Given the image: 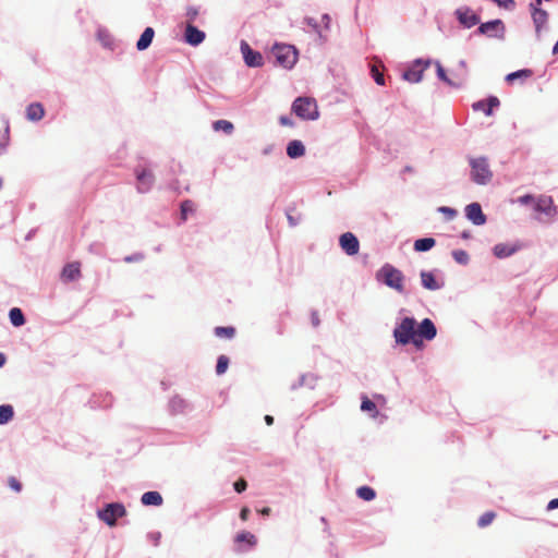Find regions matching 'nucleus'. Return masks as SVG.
<instances>
[{
	"label": "nucleus",
	"instance_id": "nucleus-1",
	"mask_svg": "<svg viewBox=\"0 0 558 558\" xmlns=\"http://www.w3.org/2000/svg\"><path fill=\"white\" fill-rule=\"evenodd\" d=\"M376 280L395 290L399 294H407L405 276L400 269L391 264L387 263L377 270Z\"/></svg>",
	"mask_w": 558,
	"mask_h": 558
},
{
	"label": "nucleus",
	"instance_id": "nucleus-2",
	"mask_svg": "<svg viewBox=\"0 0 558 558\" xmlns=\"http://www.w3.org/2000/svg\"><path fill=\"white\" fill-rule=\"evenodd\" d=\"M392 335L397 344L407 345L412 343L416 347V320L409 316L400 317L396 323Z\"/></svg>",
	"mask_w": 558,
	"mask_h": 558
},
{
	"label": "nucleus",
	"instance_id": "nucleus-3",
	"mask_svg": "<svg viewBox=\"0 0 558 558\" xmlns=\"http://www.w3.org/2000/svg\"><path fill=\"white\" fill-rule=\"evenodd\" d=\"M469 163L471 167V179L480 185H486L493 178V172L489 169L487 159L484 157L470 158Z\"/></svg>",
	"mask_w": 558,
	"mask_h": 558
},
{
	"label": "nucleus",
	"instance_id": "nucleus-4",
	"mask_svg": "<svg viewBox=\"0 0 558 558\" xmlns=\"http://www.w3.org/2000/svg\"><path fill=\"white\" fill-rule=\"evenodd\" d=\"M271 54L275 58L276 64L284 68L292 69L298 61V51L291 45H275Z\"/></svg>",
	"mask_w": 558,
	"mask_h": 558
},
{
	"label": "nucleus",
	"instance_id": "nucleus-5",
	"mask_svg": "<svg viewBox=\"0 0 558 558\" xmlns=\"http://www.w3.org/2000/svg\"><path fill=\"white\" fill-rule=\"evenodd\" d=\"M292 111L303 120H316L319 117L315 99L308 97L296 98L292 104Z\"/></svg>",
	"mask_w": 558,
	"mask_h": 558
},
{
	"label": "nucleus",
	"instance_id": "nucleus-6",
	"mask_svg": "<svg viewBox=\"0 0 558 558\" xmlns=\"http://www.w3.org/2000/svg\"><path fill=\"white\" fill-rule=\"evenodd\" d=\"M477 33L502 41L506 38V25L501 20L496 19L482 23L477 28Z\"/></svg>",
	"mask_w": 558,
	"mask_h": 558
},
{
	"label": "nucleus",
	"instance_id": "nucleus-7",
	"mask_svg": "<svg viewBox=\"0 0 558 558\" xmlns=\"http://www.w3.org/2000/svg\"><path fill=\"white\" fill-rule=\"evenodd\" d=\"M432 64L430 59H415L402 74L403 80L410 83H420L423 80L424 70Z\"/></svg>",
	"mask_w": 558,
	"mask_h": 558
},
{
	"label": "nucleus",
	"instance_id": "nucleus-8",
	"mask_svg": "<svg viewBox=\"0 0 558 558\" xmlns=\"http://www.w3.org/2000/svg\"><path fill=\"white\" fill-rule=\"evenodd\" d=\"M126 511L122 504H108L105 509L98 511V518L109 526L116 525L118 518L125 515Z\"/></svg>",
	"mask_w": 558,
	"mask_h": 558
},
{
	"label": "nucleus",
	"instance_id": "nucleus-9",
	"mask_svg": "<svg viewBox=\"0 0 558 558\" xmlns=\"http://www.w3.org/2000/svg\"><path fill=\"white\" fill-rule=\"evenodd\" d=\"M416 335H417V345L416 348H421L423 344V340L430 341L437 335V329L434 323L429 318H424L420 325L416 324Z\"/></svg>",
	"mask_w": 558,
	"mask_h": 558
},
{
	"label": "nucleus",
	"instance_id": "nucleus-10",
	"mask_svg": "<svg viewBox=\"0 0 558 558\" xmlns=\"http://www.w3.org/2000/svg\"><path fill=\"white\" fill-rule=\"evenodd\" d=\"M240 48L247 66L258 68L263 65V56L258 51H254L246 41L242 40Z\"/></svg>",
	"mask_w": 558,
	"mask_h": 558
},
{
	"label": "nucleus",
	"instance_id": "nucleus-11",
	"mask_svg": "<svg viewBox=\"0 0 558 558\" xmlns=\"http://www.w3.org/2000/svg\"><path fill=\"white\" fill-rule=\"evenodd\" d=\"M456 17L466 28H471L480 23V17L470 8L461 7L454 12Z\"/></svg>",
	"mask_w": 558,
	"mask_h": 558
},
{
	"label": "nucleus",
	"instance_id": "nucleus-12",
	"mask_svg": "<svg viewBox=\"0 0 558 558\" xmlns=\"http://www.w3.org/2000/svg\"><path fill=\"white\" fill-rule=\"evenodd\" d=\"M421 283L424 289L429 291L440 290L445 282L441 278H438L434 271L422 270L420 272Z\"/></svg>",
	"mask_w": 558,
	"mask_h": 558
},
{
	"label": "nucleus",
	"instance_id": "nucleus-13",
	"mask_svg": "<svg viewBox=\"0 0 558 558\" xmlns=\"http://www.w3.org/2000/svg\"><path fill=\"white\" fill-rule=\"evenodd\" d=\"M339 243H340L341 248L348 255L352 256V255H355L359 253L360 243H359L357 238L353 233H351V232L343 233L339 239Z\"/></svg>",
	"mask_w": 558,
	"mask_h": 558
},
{
	"label": "nucleus",
	"instance_id": "nucleus-14",
	"mask_svg": "<svg viewBox=\"0 0 558 558\" xmlns=\"http://www.w3.org/2000/svg\"><path fill=\"white\" fill-rule=\"evenodd\" d=\"M465 216L475 226H482L486 222V217L478 203H471L465 207Z\"/></svg>",
	"mask_w": 558,
	"mask_h": 558
},
{
	"label": "nucleus",
	"instance_id": "nucleus-15",
	"mask_svg": "<svg viewBox=\"0 0 558 558\" xmlns=\"http://www.w3.org/2000/svg\"><path fill=\"white\" fill-rule=\"evenodd\" d=\"M531 11L535 32L537 37H539L542 28L547 24L548 13L539 7L534 5V3H531Z\"/></svg>",
	"mask_w": 558,
	"mask_h": 558
},
{
	"label": "nucleus",
	"instance_id": "nucleus-16",
	"mask_svg": "<svg viewBox=\"0 0 558 558\" xmlns=\"http://www.w3.org/2000/svg\"><path fill=\"white\" fill-rule=\"evenodd\" d=\"M185 41L191 46H198L205 40V33L187 23L184 33Z\"/></svg>",
	"mask_w": 558,
	"mask_h": 558
},
{
	"label": "nucleus",
	"instance_id": "nucleus-17",
	"mask_svg": "<svg viewBox=\"0 0 558 558\" xmlns=\"http://www.w3.org/2000/svg\"><path fill=\"white\" fill-rule=\"evenodd\" d=\"M499 99L495 96L489 97L487 100H480L473 104L475 111H483L486 116H490L493 109L499 106Z\"/></svg>",
	"mask_w": 558,
	"mask_h": 558
},
{
	"label": "nucleus",
	"instance_id": "nucleus-18",
	"mask_svg": "<svg viewBox=\"0 0 558 558\" xmlns=\"http://www.w3.org/2000/svg\"><path fill=\"white\" fill-rule=\"evenodd\" d=\"M154 183V175L148 170L137 172V190L141 193H146L150 190Z\"/></svg>",
	"mask_w": 558,
	"mask_h": 558
},
{
	"label": "nucleus",
	"instance_id": "nucleus-19",
	"mask_svg": "<svg viewBox=\"0 0 558 558\" xmlns=\"http://www.w3.org/2000/svg\"><path fill=\"white\" fill-rule=\"evenodd\" d=\"M535 209L548 217H554L556 215V207L553 203V199L547 196H542L537 199Z\"/></svg>",
	"mask_w": 558,
	"mask_h": 558
},
{
	"label": "nucleus",
	"instance_id": "nucleus-20",
	"mask_svg": "<svg viewBox=\"0 0 558 558\" xmlns=\"http://www.w3.org/2000/svg\"><path fill=\"white\" fill-rule=\"evenodd\" d=\"M81 276L78 263H70L63 267L61 278L63 281H74Z\"/></svg>",
	"mask_w": 558,
	"mask_h": 558
},
{
	"label": "nucleus",
	"instance_id": "nucleus-21",
	"mask_svg": "<svg viewBox=\"0 0 558 558\" xmlns=\"http://www.w3.org/2000/svg\"><path fill=\"white\" fill-rule=\"evenodd\" d=\"M305 154V147L301 141H291L287 146V155L290 158H300Z\"/></svg>",
	"mask_w": 558,
	"mask_h": 558
},
{
	"label": "nucleus",
	"instance_id": "nucleus-22",
	"mask_svg": "<svg viewBox=\"0 0 558 558\" xmlns=\"http://www.w3.org/2000/svg\"><path fill=\"white\" fill-rule=\"evenodd\" d=\"M154 35L155 32L151 27L145 28V31L143 32V34L141 35L140 39L136 43V48L140 51L147 49L153 41Z\"/></svg>",
	"mask_w": 558,
	"mask_h": 558
},
{
	"label": "nucleus",
	"instance_id": "nucleus-23",
	"mask_svg": "<svg viewBox=\"0 0 558 558\" xmlns=\"http://www.w3.org/2000/svg\"><path fill=\"white\" fill-rule=\"evenodd\" d=\"M141 501L144 506H161L162 496L155 490L146 492L142 495Z\"/></svg>",
	"mask_w": 558,
	"mask_h": 558
},
{
	"label": "nucleus",
	"instance_id": "nucleus-24",
	"mask_svg": "<svg viewBox=\"0 0 558 558\" xmlns=\"http://www.w3.org/2000/svg\"><path fill=\"white\" fill-rule=\"evenodd\" d=\"M493 251L496 257L506 258L511 256L517 250L512 245L499 243L494 246Z\"/></svg>",
	"mask_w": 558,
	"mask_h": 558
},
{
	"label": "nucleus",
	"instance_id": "nucleus-25",
	"mask_svg": "<svg viewBox=\"0 0 558 558\" xmlns=\"http://www.w3.org/2000/svg\"><path fill=\"white\" fill-rule=\"evenodd\" d=\"M435 66H436V72H437V77L445 82L446 84H448L449 86H452V87H460L462 85V83H457L454 81H452L446 73L445 69L442 68L441 63L439 61H435L434 62Z\"/></svg>",
	"mask_w": 558,
	"mask_h": 558
},
{
	"label": "nucleus",
	"instance_id": "nucleus-26",
	"mask_svg": "<svg viewBox=\"0 0 558 558\" xmlns=\"http://www.w3.org/2000/svg\"><path fill=\"white\" fill-rule=\"evenodd\" d=\"M436 244L435 239L433 238H423L418 239L414 242L413 248L416 252H427L433 248Z\"/></svg>",
	"mask_w": 558,
	"mask_h": 558
},
{
	"label": "nucleus",
	"instance_id": "nucleus-27",
	"mask_svg": "<svg viewBox=\"0 0 558 558\" xmlns=\"http://www.w3.org/2000/svg\"><path fill=\"white\" fill-rule=\"evenodd\" d=\"M27 118L32 121H38L44 117V108L40 104H32L27 107Z\"/></svg>",
	"mask_w": 558,
	"mask_h": 558
},
{
	"label": "nucleus",
	"instance_id": "nucleus-28",
	"mask_svg": "<svg viewBox=\"0 0 558 558\" xmlns=\"http://www.w3.org/2000/svg\"><path fill=\"white\" fill-rule=\"evenodd\" d=\"M14 415L13 407L10 404L0 405V425L9 423Z\"/></svg>",
	"mask_w": 558,
	"mask_h": 558
},
{
	"label": "nucleus",
	"instance_id": "nucleus-29",
	"mask_svg": "<svg viewBox=\"0 0 558 558\" xmlns=\"http://www.w3.org/2000/svg\"><path fill=\"white\" fill-rule=\"evenodd\" d=\"M532 75V71L529 69L519 70L512 73H509L506 76V81L512 84L517 80H526Z\"/></svg>",
	"mask_w": 558,
	"mask_h": 558
},
{
	"label": "nucleus",
	"instance_id": "nucleus-30",
	"mask_svg": "<svg viewBox=\"0 0 558 558\" xmlns=\"http://www.w3.org/2000/svg\"><path fill=\"white\" fill-rule=\"evenodd\" d=\"M10 322L13 326L19 327L25 323L24 315L22 311L17 307H13L9 313Z\"/></svg>",
	"mask_w": 558,
	"mask_h": 558
},
{
	"label": "nucleus",
	"instance_id": "nucleus-31",
	"mask_svg": "<svg viewBox=\"0 0 558 558\" xmlns=\"http://www.w3.org/2000/svg\"><path fill=\"white\" fill-rule=\"evenodd\" d=\"M315 380H316V378H315L314 375H312V374H304V375H302L299 378L298 384H293L291 386V389H296V388L302 387V386H308V387L313 388L314 385H315Z\"/></svg>",
	"mask_w": 558,
	"mask_h": 558
},
{
	"label": "nucleus",
	"instance_id": "nucleus-32",
	"mask_svg": "<svg viewBox=\"0 0 558 558\" xmlns=\"http://www.w3.org/2000/svg\"><path fill=\"white\" fill-rule=\"evenodd\" d=\"M235 542L236 543L245 542L246 544H248L250 547H254L257 543V539L254 534H252L251 532L244 531V532L239 533L235 536Z\"/></svg>",
	"mask_w": 558,
	"mask_h": 558
},
{
	"label": "nucleus",
	"instance_id": "nucleus-33",
	"mask_svg": "<svg viewBox=\"0 0 558 558\" xmlns=\"http://www.w3.org/2000/svg\"><path fill=\"white\" fill-rule=\"evenodd\" d=\"M213 128L215 131H222L226 134H231L234 126L230 121L227 120H217L213 123Z\"/></svg>",
	"mask_w": 558,
	"mask_h": 558
},
{
	"label": "nucleus",
	"instance_id": "nucleus-34",
	"mask_svg": "<svg viewBox=\"0 0 558 558\" xmlns=\"http://www.w3.org/2000/svg\"><path fill=\"white\" fill-rule=\"evenodd\" d=\"M357 496L366 501H371L375 498V490L368 486H361L356 490Z\"/></svg>",
	"mask_w": 558,
	"mask_h": 558
},
{
	"label": "nucleus",
	"instance_id": "nucleus-35",
	"mask_svg": "<svg viewBox=\"0 0 558 558\" xmlns=\"http://www.w3.org/2000/svg\"><path fill=\"white\" fill-rule=\"evenodd\" d=\"M453 259L461 265L469 263V254L463 250H456L452 252Z\"/></svg>",
	"mask_w": 558,
	"mask_h": 558
},
{
	"label": "nucleus",
	"instance_id": "nucleus-36",
	"mask_svg": "<svg viewBox=\"0 0 558 558\" xmlns=\"http://www.w3.org/2000/svg\"><path fill=\"white\" fill-rule=\"evenodd\" d=\"M228 365L229 359L226 355H220L217 361L216 373L218 375H222L223 373H226Z\"/></svg>",
	"mask_w": 558,
	"mask_h": 558
},
{
	"label": "nucleus",
	"instance_id": "nucleus-37",
	"mask_svg": "<svg viewBox=\"0 0 558 558\" xmlns=\"http://www.w3.org/2000/svg\"><path fill=\"white\" fill-rule=\"evenodd\" d=\"M495 517H496V514L492 511L485 512L478 519V522H477L478 526L486 527L494 521Z\"/></svg>",
	"mask_w": 558,
	"mask_h": 558
},
{
	"label": "nucleus",
	"instance_id": "nucleus-38",
	"mask_svg": "<svg viewBox=\"0 0 558 558\" xmlns=\"http://www.w3.org/2000/svg\"><path fill=\"white\" fill-rule=\"evenodd\" d=\"M304 23L307 26H310L315 33H317L318 37L322 40H325V37H324V35L322 34V32L319 29V25H318L317 21L314 17H305L304 19Z\"/></svg>",
	"mask_w": 558,
	"mask_h": 558
},
{
	"label": "nucleus",
	"instance_id": "nucleus-39",
	"mask_svg": "<svg viewBox=\"0 0 558 558\" xmlns=\"http://www.w3.org/2000/svg\"><path fill=\"white\" fill-rule=\"evenodd\" d=\"M215 335L217 337L232 338L234 335V329L232 327H216Z\"/></svg>",
	"mask_w": 558,
	"mask_h": 558
},
{
	"label": "nucleus",
	"instance_id": "nucleus-40",
	"mask_svg": "<svg viewBox=\"0 0 558 558\" xmlns=\"http://www.w3.org/2000/svg\"><path fill=\"white\" fill-rule=\"evenodd\" d=\"M194 210V204L192 201H184L181 204V216L183 220H186L187 215Z\"/></svg>",
	"mask_w": 558,
	"mask_h": 558
},
{
	"label": "nucleus",
	"instance_id": "nucleus-41",
	"mask_svg": "<svg viewBox=\"0 0 558 558\" xmlns=\"http://www.w3.org/2000/svg\"><path fill=\"white\" fill-rule=\"evenodd\" d=\"M98 39L101 41V44L105 47L110 48L112 46V38H111L110 34H108L104 29H99L98 31Z\"/></svg>",
	"mask_w": 558,
	"mask_h": 558
},
{
	"label": "nucleus",
	"instance_id": "nucleus-42",
	"mask_svg": "<svg viewBox=\"0 0 558 558\" xmlns=\"http://www.w3.org/2000/svg\"><path fill=\"white\" fill-rule=\"evenodd\" d=\"M437 210L444 214L447 220H452L457 216V210L451 207L440 206Z\"/></svg>",
	"mask_w": 558,
	"mask_h": 558
},
{
	"label": "nucleus",
	"instance_id": "nucleus-43",
	"mask_svg": "<svg viewBox=\"0 0 558 558\" xmlns=\"http://www.w3.org/2000/svg\"><path fill=\"white\" fill-rule=\"evenodd\" d=\"M197 15H198V9L197 8H195V7L187 8V10H186L187 23L193 25V23L195 22Z\"/></svg>",
	"mask_w": 558,
	"mask_h": 558
},
{
	"label": "nucleus",
	"instance_id": "nucleus-44",
	"mask_svg": "<svg viewBox=\"0 0 558 558\" xmlns=\"http://www.w3.org/2000/svg\"><path fill=\"white\" fill-rule=\"evenodd\" d=\"M362 411H375L376 412V405L373 401H371L367 398H364L361 404Z\"/></svg>",
	"mask_w": 558,
	"mask_h": 558
},
{
	"label": "nucleus",
	"instance_id": "nucleus-45",
	"mask_svg": "<svg viewBox=\"0 0 558 558\" xmlns=\"http://www.w3.org/2000/svg\"><path fill=\"white\" fill-rule=\"evenodd\" d=\"M372 75H373V78L375 80V82L378 85H384L385 84V78H384L383 73H380L378 71V69H376L375 66L372 68Z\"/></svg>",
	"mask_w": 558,
	"mask_h": 558
},
{
	"label": "nucleus",
	"instance_id": "nucleus-46",
	"mask_svg": "<svg viewBox=\"0 0 558 558\" xmlns=\"http://www.w3.org/2000/svg\"><path fill=\"white\" fill-rule=\"evenodd\" d=\"M170 407L173 411H181L184 407V401L180 398H173L170 401Z\"/></svg>",
	"mask_w": 558,
	"mask_h": 558
},
{
	"label": "nucleus",
	"instance_id": "nucleus-47",
	"mask_svg": "<svg viewBox=\"0 0 558 558\" xmlns=\"http://www.w3.org/2000/svg\"><path fill=\"white\" fill-rule=\"evenodd\" d=\"M246 486H247L246 482L242 478L234 483V489L236 493L244 492L246 489Z\"/></svg>",
	"mask_w": 558,
	"mask_h": 558
},
{
	"label": "nucleus",
	"instance_id": "nucleus-48",
	"mask_svg": "<svg viewBox=\"0 0 558 558\" xmlns=\"http://www.w3.org/2000/svg\"><path fill=\"white\" fill-rule=\"evenodd\" d=\"M459 68L461 70V77L465 78L468 76V65L465 60L459 61Z\"/></svg>",
	"mask_w": 558,
	"mask_h": 558
},
{
	"label": "nucleus",
	"instance_id": "nucleus-49",
	"mask_svg": "<svg viewBox=\"0 0 558 558\" xmlns=\"http://www.w3.org/2000/svg\"><path fill=\"white\" fill-rule=\"evenodd\" d=\"M322 22L324 24V28L328 31L330 28V23H331V19L329 16V14H327V13L323 14Z\"/></svg>",
	"mask_w": 558,
	"mask_h": 558
},
{
	"label": "nucleus",
	"instance_id": "nucleus-50",
	"mask_svg": "<svg viewBox=\"0 0 558 558\" xmlns=\"http://www.w3.org/2000/svg\"><path fill=\"white\" fill-rule=\"evenodd\" d=\"M558 508V498L550 500L547 505V510L551 511Z\"/></svg>",
	"mask_w": 558,
	"mask_h": 558
},
{
	"label": "nucleus",
	"instance_id": "nucleus-51",
	"mask_svg": "<svg viewBox=\"0 0 558 558\" xmlns=\"http://www.w3.org/2000/svg\"><path fill=\"white\" fill-rule=\"evenodd\" d=\"M248 515H250V509L244 507L241 512H240V518L241 520L243 521H246L248 519Z\"/></svg>",
	"mask_w": 558,
	"mask_h": 558
},
{
	"label": "nucleus",
	"instance_id": "nucleus-52",
	"mask_svg": "<svg viewBox=\"0 0 558 558\" xmlns=\"http://www.w3.org/2000/svg\"><path fill=\"white\" fill-rule=\"evenodd\" d=\"M10 486L16 492L21 490V484L15 478H11Z\"/></svg>",
	"mask_w": 558,
	"mask_h": 558
},
{
	"label": "nucleus",
	"instance_id": "nucleus-53",
	"mask_svg": "<svg viewBox=\"0 0 558 558\" xmlns=\"http://www.w3.org/2000/svg\"><path fill=\"white\" fill-rule=\"evenodd\" d=\"M280 123H281L282 125H288V126H291V125H292V121H291V119H290V118H288V117H281V118H280Z\"/></svg>",
	"mask_w": 558,
	"mask_h": 558
},
{
	"label": "nucleus",
	"instance_id": "nucleus-54",
	"mask_svg": "<svg viewBox=\"0 0 558 558\" xmlns=\"http://www.w3.org/2000/svg\"><path fill=\"white\" fill-rule=\"evenodd\" d=\"M288 221L291 227H294L298 223V221L291 215H288Z\"/></svg>",
	"mask_w": 558,
	"mask_h": 558
},
{
	"label": "nucleus",
	"instance_id": "nucleus-55",
	"mask_svg": "<svg viewBox=\"0 0 558 558\" xmlns=\"http://www.w3.org/2000/svg\"><path fill=\"white\" fill-rule=\"evenodd\" d=\"M265 422H266L267 425H272L274 417L271 415H266L265 416Z\"/></svg>",
	"mask_w": 558,
	"mask_h": 558
},
{
	"label": "nucleus",
	"instance_id": "nucleus-56",
	"mask_svg": "<svg viewBox=\"0 0 558 558\" xmlns=\"http://www.w3.org/2000/svg\"><path fill=\"white\" fill-rule=\"evenodd\" d=\"M530 199H532V197L530 195H525L520 198V202L522 204H526L527 202H530Z\"/></svg>",
	"mask_w": 558,
	"mask_h": 558
},
{
	"label": "nucleus",
	"instance_id": "nucleus-57",
	"mask_svg": "<svg viewBox=\"0 0 558 558\" xmlns=\"http://www.w3.org/2000/svg\"><path fill=\"white\" fill-rule=\"evenodd\" d=\"M270 511H271L270 508L266 507V508H263L259 512L263 515H269Z\"/></svg>",
	"mask_w": 558,
	"mask_h": 558
},
{
	"label": "nucleus",
	"instance_id": "nucleus-58",
	"mask_svg": "<svg viewBox=\"0 0 558 558\" xmlns=\"http://www.w3.org/2000/svg\"><path fill=\"white\" fill-rule=\"evenodd\" d=\"M312 322L314 326H317L319 324V319L316 314H313Z\"/></svg>",
	"mask_w": 558,
	"mask_h": 558
},
{
	"label": "nucleus",
	"instance_id": "nucleus-59",
	"mask_svg": "<svg viewBox=\"0 0 558 558\" xmlns=\"http://www.w3.org/2000/svg\"><path fill=\"white\" fill-rule=\"evenodd\" d=\"M5 363V356L3 353H0V367H2Z\"/></svg>",
	"mask_w": 558,
	"mask_h": 558
},
{
	"label": "nucleus",
	"instance_id": "nucleus-60",
	"mask_svg": "<svg viewBox=\"0 0 558 558\" xmlns=\"http://www.w3.org/2000/svg\"><path fill=\"white\" fill-rule=\"evenodd\" d=\"M553 53L554 54H557L558 53V40L556 41L554 48H553Z\"/></svg>",
	"mask_w": 558,
	"mask_h": 558
},
{
	"label": "nucleus",
	"instance_id": "nucleus-61",
	"mask_svg": "<svg viewBox=\"0 0 558 558\" xmlns=\"http://www.w3.org/2000/svg\"><path fill=\"white\" fill-rule=\"evenodd\" d=\"M3 150H4V146L0 143V155L2 154Z\"/></svg>",
	"mask_w": 558,
	"mask_h": 558
},
{
	"label": "nucleus",
	"instance_id": "nucleus-62",
	"mask_svg": "<svg viewBox=\"0 0 558 558\" xmlns=\"http://www.w3.org/2000/svg\"><path fill=\"white\" fill-rule=\"evenodd\" d=\"M125 260L126 262H132V260H134V257H126Z\"/></svg>",
	"mask_w": 558,
	"mask_h": 558
},
{
	"label": "nucleus",
	"instance_id": "nucleus-63",
	"mask_svg": "<svg viewBox=\"0 0 558 558\" xmlns=\"http://www.w3.org/2000/svg\"><path fill=\"white\" fill-rule=\"evenodd\" d=\"M160 537V534H157V536H154V539H158Z\"/></svg>",
	"mask_w": 558,
	"mask_h": 558
},
{
	"label": "nucleus",
	"instance_id": "nucleus-64",
	"mask_svg": "<svg viewBox=\"0 0 558 558\" xmlns=\"http://www.w3.org/2000/svg\"><path fill=\"white\" fill-rule=\"evenodd\" d=\"M160 537V534H157V536H154V539H158Z\"/></svg>",
	"mask_w": 558,
	"mask_h": 558
}]
</instances>
